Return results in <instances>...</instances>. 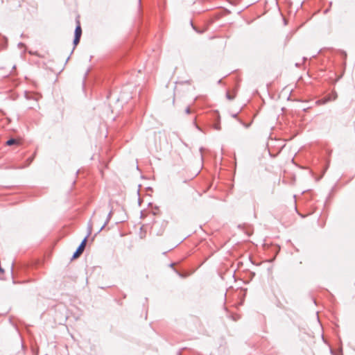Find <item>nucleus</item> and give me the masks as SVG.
Wrapping results in <instances>:
<instances>
[{"label":"nucleus","instance_id":"f257e3e1","mask_svg":"<svg viewBox=\"0 0 355 355\" xmlns=\"http://www.w3.org/2000/svg\"><path fill=\"white\" fill-rule=\"evenodd\" d=\"M92 225L91 223V221H89L88 223V227H87V234L85 236V238L83 239V241H81V243L77 248L76 250L74 252V253L72 256V259L78 258L83 252V251L85 248V246H86L87 239L92 234Z\"/></svg>","mask_w":355,"mask_h":355},{"label":"nucleus","instance_id":"f03ea898","mask_svg":"<svg viewBox=\"0 0 355 355\" xmlns=\"http://www.w3.org/2000/svg\"><path fill=\"white\" fill-rule=\"evenodd\" d=\"M82 35V29L80 26V23L78 19H76V27L75 28L74 31V39H73V44L74 46H76L80 40V37Z\"/></svg>","mask_w":355,"mask_h":355},{"label":"nucleus","instance_id":"7ed1b4c3","mask_svg":"<svg viewBox=\"0 0 355 355\" xmlns=\"http://www.w3.org/2000/svg\"><path fill=\"white\" fill-rule=\"evenodd\" d=\"M112 213H113L112 207H111V209H110V212L107 214V219H106L105 222L101 226V227L99 229V230L98 231L97 233L101 232L104 229V227L107 225V224L109 223V221H110V218L112 217Z\"/></svg>","mask_w":355,"mask_h":355},{"label":"nucleus","instance_id":"20e7f679","mask_svg":"<svg viewBox=\"0 0 355 355\" xmlns=\"http://www.w3.org/2000/svg\"><path fill=\"white\" fill-rule=\"evenodd\" d=\"M174 265H175L174 263H171L169 266H170L171 268H173L174 269V271L178 274V275L179 277H182V278L185 277L187 275L183 274V273H182V272H179L175 268H174Z\"/></svg>","mask_w":355,"mask_h":355},{"label":"nucleus","instance_id":"39448f33","mask_svg":"<svg viewBox=\"0 0 355 355\" xmlns=\"http://www.w3.org/2000/svg\"><path fill=\"white\" fill-rule=\"evenodd\" d=\"M17 143V141L15 139H10L6 141V145L8 146H12L14 144H16Z\"/></svg>","mask_w":355,"mask_h":355},{"label":"nucleus","instance_id":"423d86ee","mask_svg":"<svg viewBox=\"0 0 355 355\" xmlns=\"http://www.w3.org/2000/svg\"><path fill=\"white\" fill-rule=\"evenodd\" d=\"M226 97L229 100H233L234 98V95H231L229 92H227Z\"/></svg>","mask_w":355,"mask_h":355},{"label":"nucleus","instance_id":"0eeeda50","mask_svg":"<svg viewBox=\"0 0 355 355\" xmlns=\"http://www.w3.org/2000/svg\"><path fill=\"white\" fill-rule=\"evenodd\" d=\"M214 128L217 130H220V124L217 123V124H215L214 125Z\"/></svg>","mask_w":355,"mask_h":355},{"label":"nucleus","instance_id":"6e6552de","mask_svg":"<svg viewBox=\"0 0 355 355\" xmlns=\"http://www.w3.org/2000/svg\"><path fill=\"white\" fill-rule=\"evenodd\" d=\"M186 113L187 114H189L190 113V108L189 107H187L185 110Z\"/></svg>","mask_w":355,"mask_h":355},{"label":"nucleus","instance_id":"1a4fd4ad","mask_svg":"<svg viewBox=\"0 0 355 355\" xmlns=\"http://www.w3.org/2000/svg\"><path fill=\"white\" fill-rule=\"evenodd\" d=\"M241 124H243V125H245L246 128H248V125H245L244 123H243L241 121H240Z\"/></svg>","mask_w":355,"mask_h":355},{"label":"nucleus","instance_id":"9d476101","mask_svg":"<svg viewBox=\"0 0 355 355\" xmlns=\"http://www.w3.org/2000/svg\"><path fill=\"white\" fill-rule=\"evenodd\" d=\"M13 266H14V263H12L11 268H10L11 272H12V271H13Z\"/></svg>","mask_w":355,"mask_h":355},{"label":"nucleus","instance_id":"9b49d317","mask_svg":"<svg viewBox=\"0 0 355 355\" xmlns=\"http://www.w3.org/2000/svg\"><path fill=\"white\" fill-rule=\"evenodd\" d=\"M232 116H233L234 118H236V117L237 116V114H233V115H232Z\"/></svg>","mask_w":355,"mask_h":355},{"label":"nucleus","instance_id":"f8f14e48","mask_svg":"<svg viewBox=\"0 0 355 355\" xmlns=\"http://www.w3.org/2000/svg\"><path fill=\"white\" fill-rule=\"evenodd\" d=\"M147 189L151 190V187H147Z\"/></svg>","mask_w":355,"mask_h":355},{"label":"nucleus","instance_id":"ddd939ff","mask_svg":"<svg viewBox=\"0 0 355 355\" xmlns=\"http://www.w3.org/2000/svg\"><path fill=\"white\" fill-rule=\"evenodd\" d=\"M139 3H141V0H139Z\"/></svg>","mask_w":355,"mask_h":355}]
</instances>
